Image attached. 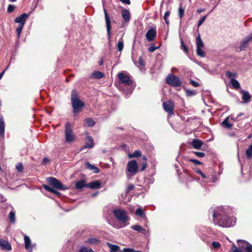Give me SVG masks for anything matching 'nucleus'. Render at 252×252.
I'll return each mask as SVG.
<instances>
[{"label":"nucleus","instance_id":"obj_62","mask_svg":"<svg viewBox=\"0 0 252 252\" xmlns=\"http://www.w3.org/2000/svg\"><path fill=\"white\" fill-rule=\"evenodd\" d=\"M205 8H201V9H198L196 11L197 13H202V12L205 11Z\"/></svg>","mask_w":252,"mask_h":252},{"label":"nucleus","instance_id":"obj_30","mask_svg":"<svg viewBox=\"0 0 252 252\" xmlns=\"http://www.w3.org/2000/svg\"><path fill=\"white\" fill-rule=\"evenodd\" d=\"M95 122L92 118H87L85 120V126L88 127H92L94 126Z\"/></svg>","mask_w":252,"mask_h":252},{"label":"nucleus","instance_id":"obj_20","mask_svg":"<svg viewBox=\"0 0 252 252\" xmlns=\"http://www.w3.org/2000/svg\"><path fill=\"white\" fill-rule=\"evenodd\" d=\"M230 116L227 117L221 123V125L223 127L227 128V129H231L232 126L233 125L229 123V119H230Z\"/></svg>","mask_w":252,"mask_h":252},{"label":"nucleus","instance_id":"obj_43","mask_svg":"<svg viewBox=\"0 0 252 252\" xmlns=\"http://www.w3.org/2000/svg\"><path fill=\"white\" fill-rule=\"evenodd\" d=\"M184 9L182 7L180 6L179 8V17L180 19H182L184 14Z\"/></svg>","mask_w":252,"mask_h":252},{"label":"nucleus","instance_id":"obj_2","mask_svg":"<svg viewBox=\"0 0 252 252\" xmlns=\"http://www.w3.org/2000/svg\"><path fill=\"white\" fill-rule=\"evenodd\" d=\"M71 101L73 113L74 114H77L82 111L85 104L79 99L77 93L74 90H72L71 92Z\"/></svg>","mask_w":252,"mask_h":252},{"label":"nucleus","instance_id":"obj_54","mask_svg":"<svg viewBox=\"0 0 252 252\" xmlns=\"http://www.w3.org/2000/svg\"><path fill=\"white\" fill-rule=\"evenodd\" d=\"M190 83L193 87H197L199 86V84L193 80H190Z\"/></svg>","mask_w":252,"mask_h":252},{"label":"nucleus","instance_id":"obj_19","mask_svg":"<svg viewBox=\"0 0 252 252\" xmlns=\"http://www.w3.org/2000/svg\"><path fill=\"white\" fill-rule=\"evenodd\" d=\"M101 183L99 181H94L87 184V188L91 189H97L100 188Z\"/></svg>","mask_w":252,"mask_h":252},{"label":"nucleus","instance_id":"obj_57","mask_svg":"<svg viewBox=\"0 0 252 252\" xmlns=\"http://www.w3.org/2000/svg\"><path fill=\"white\" fill-rule=\"evenodd\" d=\"M134 186L133 184H129L127 187V191H129L133 189Z\"/></svg>","mask_w":252,"mask_h":252},{"label":"nucleus","instance_id":"obj_7","mask_svg":"<svg viewBox=\"0 0 252 252\" xmlns=\"http://www.w3.org/2000/svg\"><path fill=\"white\" fill-rule=\"evenodd\" d=\"M47 181L52 187L57 189L64 190L66 189V188H64L63 184L55 178H48Z\"/></svg>","mask_w":252,"mask_h":252},{"label":"nucleus","instance_id":"obj_23","mask_svg":"<svg viewBox=\"0 0 252 252\" xmlns=\"http://www.w3.org/2000/svg\"><path fill=\"white\" fill-rule=\"evenodd\" d=\"M84 187L87 188V184H86L85 181L83 180H79L75 183V188L76 189H82Z\"/></svg>","mask_w":252,"mask_h":252},{"label":"nucleus","instance_id":"obj_53","mask_svg":"<svg viewBox=\"0 0 252 252\" xmlns=\"http://www.w3.org/2000/svg\"><path fill=\"white\" fill-rule=\"evenodd\" d=\"M181 48L186 52H187L188 49L184 43L183 40H181Z\"/></svg>","mask_w":252,"mask_h":252},{"label":"nucleus","instance_id":"obj_15","mask_svg":"<svg viewBox=\"0 0 252 252\" xmlns=\"http://www.w3.org/2000/svg\"><path fill=\"white\" fill-rule=\"evenodd\" d=\"M0 247L3 251H10L12 250L11 244L8 241L0 239Z\"/></svg>","mask_w":252,"mask_h":252},{"label":"nucleus","instance_id":"obj_42","mask_svg":"<svg viewBox=\"0 0 252 252\" xmlns=\"http://www.w3.org/2000/svg\"><path fill=\"white\" fill-rule=\"evenodd\" d=\"M24 25H19L18 27L17 28V29H16V33H17L18 37H19V36H20V34L21 33L22 29H23V28L24 27Z\"/></svg>","mask_w":252,"mask_h":252},{"label":"nucleus","instance_id":"obj_60","mask_svg":"<svg viewBox=\"0 0 252 252\" xmlns=\"http://www.w3.org/2000/svg\"><path fill=\"white\" fill-rule=\"evenodd\" d=\"M50 161L49 159L47 158H44L43 159L42 164H45Z\"/></svg>","mask_w":252,"mask_h":252},{"label":"nucleus","instance_id":"obj_17","mask_svg":"<svg viewBox=\"0 0 252 252\" xmlns=\"http://www.w3.org/2000/svg\"><path fill=\"white\" fill-rule=\"evenodd\" d=\"M85 243L93 246H97L100 244V241L96 237H90L87 239Z\"/></svg>","mask_w":252,"mask_h":252},{"label":"nucleus","instance_id":"obj_1","mask_svg":"<svg viewBox=\"0 0 252 252\" xmlns=\"http://www.w3.org/2000/svg\"><path fill=\"white\" fill-rule=\"evenodd\" d=\"M211 211L213 213V221L216 225L222 227H229L235 224V220L228 216L226 209L223 207L211 208Z\"/></svg>","mask_w":252,"mask_h":252},{"label":"nucleus","instance_id":"obj_44","mask_svg":"<svg viewBox=\"0 0 252 252\" xmlns=\"http://www.w3.org/2000/svg\"><path fill=\"white\" fill-rule=\"evenodd\" d=\"M206 17L207 16H202L198 21V23H197V27L198 28H199L202 24L204 22V21L205 20L206 18Z\"/></svg>","mask_w":252,"mask_h":252},{"label":"nucleus","instance_id":"obj_33","mask_svg":"<svg viewBox=\"0 0 252 252\" xmlns=\"http://www.w3.org/2000/svg\"><path fill=\"white\" fill-rule=\"evenodd\" d=\"M230 83L234 88L238 89L240 88V84L236 79L231 78L230 80Z\"/></svg>","mask_w":252,"mask_h":252},{"label":"nucleus","instance_id":"obj_48","mask_svg":"<svg viewBox=\"0 0 252 252\" xmlns=\"http://www.w3.org/2000/svg\"><path fill=\"white\" fill-rule=\"evenodd\" d=\"M43 187L45 190L48 191L49 192H53L54 191V189L51 188L50 187L47 185H44Z\"/></svg>","mask_w":252,"mask_h":252},{"label":"nucleus","instance_id":"obj_47","mask_svg":"<svg viewBox=\"0 0 252 252\" xmlns=\"http://www.w3.org/2000/svg\"><path fill=\"white\" fill-rule=\"evenodd\" d=\"M193 154H194L197 157L199 158H203L205 156V153L203 152H193Z\"/></svg>","mask_w":252,"mask_h":252},{"label":"nucleus","instance_id":"obj_64","mask_svg":"<svg viewBox=\"0 0 252 252\" xmlns=\"http://www.w3.org/2000/svg\"><path fill=\"white\" fill-rule=\"evenodd\" d=\"M251 40H252V32L248 36Z\"/></svg>","mask_w":252,"mask_h":252},{"label":"nucleus","instance_id":"obj_8","mask_svg":"<svg viewBox=\"0 0 252 252\" xmlns=\"http://www.w3.org/2000/svg\"><path fill=\"white\" fill-rule=\"evenodd\" d=\"M104 12L105 14V20L106 22V30H107V35L108 37V44L110 45L111 43V20L110 18L107 14L106 10L105 8H104Z\"/></svg>","mask_w":252,"mask_h":252},{"label":"nucleus","instance_id":"obj_37","mask_svg":"<svg viewBox=\"0 0 252 252\" xmlns=\"http://www.w3.org/2000/svg\"><path fill=\"white\" fill-rule=\"evenodd\" d=\"M196 53L198 56L201 57H204L205 56V54L202 50V48H196Z\"/></svg>","mask_w":252,"mask_h":252},{"label":"nucleus","instance_id":"obj_31","mask_svg":"<svg viewBox=\"0 0 252 252\" xmlns=\"http://www.w3.org/2000/svg\"><path fill=\"white\" fill-rule=\"evenodd\" d=\"M196 48H202L204 46L203 42L201 40L199 33H198V36L196 38Z\"/></svg>","mask_w":252,"mask_h":252},{"label":"nucleus","instance_id":"obj_28","mask_svg":"<svg viewBox=\"0 0 252 252\" xmlns=\"http://www.w3.org/2000/svg\"><path fill=\"white\" fill-rule=\"evenodd\" d=\"M4 122L2 118L0 119V135L2 137L4 136Z\"/></svg>","mask_w":252,"mask_h":252},{"label":"nucleus","instance_id":"obj_39","mask_svg":"<svg viewBox=\"0 0 252 252\" xmlns=\"http://www.w3.org/2000/svg\"><path fill=\"white\" fill-rule=\"evenodd\" d=\"M170 12L169 11H167L165 13L163 17L164 20L167 25H169V21L168 20V17L170 15Z\"/></svg>","mask_w":252,"mask_h":252},{"label":"nucleus","instance_id":"obj_18","mask_svg":"<svg viewBox=\"0 0 252 252\" xmlns=\"http://www.w3.org/2000/svg\"><path fill=\"white\" fill-rule=\"evenodd\" d=\"M94 146V143L93 138L90 136H88L86 140L85 145L82 148V150L85 148L91 149Z\"/></svg>","mask_w":252,"mask_h":252},{"label":"nucleus","instance_id":"obj_9","mask_svg":"<svg viewBox=\"0 0 252 252\" xmlns=\"http://www.w3.org/2000/svg\"><path fill=\"white\" fill-rule=\"evenodd\" d=\"M164 110L167 112L170 116L174 115V103L170 100L163 102Z\"/></svg>","mask_w":252,"mask_h":252},{"label":"nucleus","instance_id":"obj_49","mask_svg":"<svg viewBox=\"0 0 252 252\" xmlns=\"http://www.w3.org/2000/svg\"><path fill=\"white\" fill-rule=\"evenodd\" d=\"M158 48V47H156L155 46H151L150 47H149L148 48V51L150 52H153Z\"/></svg>","mask_w":252,"mask_h":252},{"label":"nucleus","instance_id":"obj_50","mask_svg":"<svg viewBox=\"0 0 252 252\" xmlns=\"http://www.w3.org/2000/svg\"><path fill=\"white\" fill-rule=\"evenodd\" d=\"M212 246L213 248L217 249L220 247V244L219 242H213L212 243Z\"/></svg>","mask_w":252,"mask_h":252},{"label":"nucleus","instance_id":"obj_26","mask_svg":"<svg viewBox=\"0 0 252 252\" xmlns=\"http://www.w3.org/2000/svg\"><path fill=\"white\" fill-rule=\"evenodd\" d=\"M131 228L133 230L141 232L143 234H145L146 233V229L143 228L141 226L139 225H132L131 226Z\"/></svg>","mask_w":252,"mask_h":252},{"label":"nucleus","instance_id":"obj_59","mask_svg":"<svg viewBox=\"0 0 252 252\" xmlns=\"http://www.w3.org/2000/svg\"><path fill=\"white\" fill-rule=\"evenodd\" d=\"M188 95L190 96L195 94V92L193 91L188 90L187 91Z\"/></svg>","mask_w":252,"mask_h":252},{"label":"nucleus","instance_id":"obj_55","mask_svg":"<svg viewBox=\"0 0 252 252\" xmlns=\"http://www.w3.org/2000/svg\"><path fill=\"white\" fill-rule=\"evenodd\" d=\"M226 76L227 77L230 78L235 76V74L228 71L226 72Z\"/></svg>","mask_w":252,"mask_h":252},{"label":"nucleus","instance_id":"obj_45","mask_svg":"<svg viewBox=\"0 0 252 252\" xmlns=\"http://www.w3.org/2000/svg\"><path fill=\"white\" fill-rule=\"evenodd\" d=\"M16 169L17 170L18 172H21L22 171L23 169V165L21 163L19 162L16 165Z\"/></svg>","mask_w":252,"mask_h":252},{"label":"nucleus","instance_id":"obj_32","mask_svg":"<svg viewBox=\"0 0 252 252\" xmlns=\"http://www.w3.org/2000/svg\"><path fill=\"white\" fill-rule=\"evenodd\" d=\"M141 152L139 150H135L132 154H129L128 157L129 158H133L140 157Z\"/></svg>","mask_w":252,"mask_h":252},{"label":"nucleus","instance_id":"obj_51","mask_svg":"<svg viewBox=\"0 0 252 252\" xmlns=\"http://www.w3.org/2000/svg\"><path fill=\"white\" fill-rule=\"evenodd\" d=\"M196 172L197 174H200L203 178H204V179L206 178L205 175L200 169L196 170Z\"/></svg>","mask_w":252,"mask_h":252},{"label":"nucleus","instance_id":"obj_61","mask_svg":"<svg viewBox=\"0 0 252 252\" xmlns=\"http://www.w3.org/2000/svg\"><path fill=\"white\" fill-rule=\"evenodd\" d=\"M120 1L123 3L126 4H130V0H120Z\"/></svg>","mask_w":252,"mask_h":252},{"label":"nucleus","instance_id":"obj_34","mask_svg":"<svg viewBox=\"0 0 252 252\" xmlns=\"http://www.w3.org/2000/svg\"><path fill=\"white\" fill-rule=\"evenodd\" d=\"M107 245L108 247L110 248L111 252H118L119 247L117 245H114L110 243H107Z\"/></svg>","mask_w":252,"mask_h":252},{"label":"nucleus","instance_id":"obj_5","mask_svg":"<svg viewBox=\"0 0 252 252\" xmlns=\"http://www.w3.org/2000/svg\"><path fill=\"white\" fill-rule=\"evenodd\" d=\"M138 169V166L137 162L135 160L129 161L127 163V168L126 171L128 172L126 174L127 178H130L131 176L135 175Z\"/></svg>","mask_w":252,"mask_h":252},{"label":"nucleus","instance_id":"obj_13","mask_svg":"<svg viewBox=\"0 0 252 252\" xmlns=\"http://www.w3.org/2000/svg\"><path fill=\"white\" fill-rule=\"evenodd\" d=\"M24 242L25 248L29 250V252H32L33 248L35 246L34 244H32L30 237L27 235L24 236Z\"/></svg>","mask_w":252,"mask_h":252},{"label":"nucleus","instance_id":"obj_38","mask_svg":"<svg viewBox=\"0 0 252 252\" xmlns=\"http://www.w3.org/2000/svg\"><path fill=\"white\" fill-rule=\"evenodd\" d=\"M135 214L136 215L140 216L142 218L145 217V215L141 208H139L136 209L135 211Z\"/></svg>","mask_w":252,"mask_h":252},{"label":"nucleus","instance_id":"obj_16","mask_svg":"<svg viewBox=\"0 0 252 252\" xmlns=\"http://www.w3.org/2000/svg\"><path fill=\"white\" fill-rule=\"evenodd\" d=\"M251 40L248 36L243 39L241 42L240 45L239 46L238 50H237V51L239 52L245 51L246 48L248 46V42Z\"/></svg>","mask_w":252,"mask_h":252},{"label":"nucleus","instance_id":"obj_22","mask_svg":"<svg viewBox=\"0 0 252 252\" xmlns=\"http://www.w3.org/2000/svg\"><path fill=\"white\" fill-rule=\"evenodd\" d=\"M86 166L89 170L93 171L94 173H98L99 172V169L94 165H92L89 162L85 163Z\"/></svg>","mask_w":252,"mask_h":252},{"label":"nucleus","instance_id":"obj_41","mask_svg":"<svg viewBox=\"0 0 252 252\" xmlns=\"http://www.w3.org/2000/svg\"><path fill=\"white\" fill-rule=\"evenodd\" d=\"M229 252H244L241 249L237 248L235 245H233Z\"/></svg>","mask_w":252,"mask_h":252},{"label":"nucleus","instance_id":"obj_25","mask_svg":"<svg viewBox=\"0 0 252 252\" xmlns=\"http://www.w3.org/2000/svg\"><path fill=\"white\" fill-rule=\"evenodd\" d=\"M241 93L242 94V98L243 100V101L246 103L248 102L251 98V95L248 92L245 91L244 90H242Z\"/></svg>","mask_w":252,"mask_h":252},{"label":"nucleus","instance_id":"obj_46","mask_svg":"<svg viewBox=\"0 0 252 252\" xmlns=\"http://www.w3.org/2000/svg\"><path fill=\"white\" fill-rule=\"evenodd\" d=\"M15 8V6L13 4H9L8 6L7 11L8 13L12 12Z\"/></svg>","mask_w":252,"mask_h":252},{"label":"nucleus","instance_id":"obj_3","mask_svg":"<svg viewBox=\"0 0 252 252\" xmlns=\"http://www.w3.org/2000/svg\"><path fill=\"white\" fill-rule=\"evenodd\" d=\"M113 213L117 219L121 222L122 227H125L128 224L127 222L129 218L126 211L124 209H118L113 210Z\"/></svg>","mask_w":252,"mask_h":252},{"label":"nucleus","instance_id":"obj_56","mask_svg":"<svg viewBox=\"0 0 252 252\" xmlns=\"http://www.w3.org/2000/svg\"><path fill=\"white\" fill-rule=\"evenodd\" d=\"M138 63L141 66H144L145 65L144 62L141 57H140L138 59Z\"/></svg>","mask_w":252,"mask_h":252},{"label":"nucleus","instance_id":"obj_35","mask_svg":"<svg viewBox=\"0 0 252 252\" xmlns=\"http://www.w3.org/2000/svg\"><path fill=\"white\" fill-rule=\"evenodd\" d=\"M246 156L247 157V158L249 159L252 158V144L246 151Z\"/></svg>","mask_w":252,"mask_h":252},{"label":"nucleus","instance_id":"obj_29","mask_svg":"<svg viewBox=\"0 0 252 252\" xmlns=\"http://www.w3.org/2000/svg\"><path fill=\"white\" fill-rule=\"evenodd\" d=\"M10 221L12 224H15L16 222V215L15 212L12 210H11L8 215Z\"/></svg>","mask_w":252,"mask_h":252},{"label":"nucleus","instance_id":"obj_27","mask_svg":"<svg viewBox=\"0 0 252 252\" xmlns=\"http://www.w3.org/2000/svg\"><path fill=\"white\" fill-rule=\"evenodd\" d=\"M104 76V74L98 71H95L92 73L91 77L94 79H101Z\"/></svg>","mask_w":252,"mask_h":252},{"label":"nucleus","instance_id":"obj_12","mask_svg":"<svg viewBox=\"0 0 252 252\" xmlns=\"http://www.w3.org/2000/svg\"><path fill=\"white\" fill-rule=\"evenodd\" d=\"M237 243L240 247L245 249L246 252H252V245L248 242L245 240H238Z\"/></svg>","mask_w":252,"mask_h":252},{"label":"nucleus","instance_id":"obj_4","mask_svg":"<svg viewBox=\"0 0 252 252\" xmlns=\"http://www.w3.org/2000/svg\"><path fill=\"white\" fill-rule=\"evenodd\" d=\"M64 137L66 143L70 144L73 143L75 139V135L73 133L71 125L67 123L65 126Z\"/></svg>","mask_w":252,"mask_h":252},{"label":"nucleus","instance_id":"obj_40","mask_svg":"<svg viewBox=\"0 0 252 252\" xmlns=\"http://www.w3.org/2000/svg\"><path fill=\"white\" fill-rule=\"evenodd\" d=\"M79 252H94L92 249H88L85 247H82L80 249Z\"/></svg>","mask_w":252,"mask_h":252},{"label":"nucleus","instance_id":"obj_6","mask_svg":"<svg viewBox=\"0 0 252 252\" xmlns=\"http://www.w3.org/2000/svg\"><path fill=\"white\" fill-rule=\"evenodd\" d=\"M166 81L167 84L175 87H180L182 84L179 78L173 74L168 75L166 78Z\"/></svg>","mask_w":252,"mask_h":252},{"label":"nucleus","instance_id":"obj_58","mask_svg":"<svg viewBox=\"0 0 252 252\" xmlns=\"http://www.w3.org/2000/svg\"><path fill=\"white\" fill-rule=\"evenodd\" d=\"M146 166H147V161H143V162L142 163V167L141 168V170L142 171H144L146 169Z\"/></svg>","mask_w":252,"mask_h":252},{"label":"nucleus","instance_id":"obj_24","mask_svg":"<svg viewBox=\"0 0 252 252\" xmlns=\"http://www.w3.org/2000/svg\"><path fill=\"white\" fill-rule=\"evenodd\" d=\"M122 16L126 22H128L129 21L130 13L128 10L125 9L122 10Z\"/></svg>","mask_w":252,"mask_h":252},{"label":"nucleus","instance_id":"obj_52","mask_svg":"<svg viewBox=\"0 0 252 252\" xmlns=\"http://www.w3.org/2000/svg\"><path fill=\"white\" fill-rule=\"evenodd\" d=\"M189 161L195 163V164H201V162L200 161H199L197 159H190L189 160Z\"/></svg>","mask_w":252,"mask_h":252},{"label":"nucleus","instance_id":"obj_10","mask_svg":"<svg viewBox=\"0 0 252 252\" xmlns=\"http://www.w3.org/2000/svg\"><path fill=\"white\" fill-rule=\"evenodd\" d=\"M119 82L121 84H124L126 85H130L132 81L129 76L126 75L124 73L120 72L118 74Z\"/></svg>","mask_w":252,"mask_h":252},{"label":"nucleus","instance_id":"obj_21","mask_svg":"<svg viewBox=\"0 0 252 252\" xmlns=\"http://www.w3.org/2000/svg\"><path fill=\"white\" fill-rule=\"evenodd\" d=\"M203 142L198 139H194L191 142L192 147L195 149H199L203 145Z\"/></svg>","mask_w":252,"mask_h":252},{"label":"nucleus","instance_id":"obj_11","mask_svg":"<svg viewBox=\"0 0 252 252\" xmlns=\"http://www.w3.org/2000/svg\"><path fill=\"white\" fill-rule=\"evenodd\" d=\"M146 37L149 42L153 41L157 36V30L156 28L149 29L146 33Z\"/></svg>","mask_w":252,"mask_h":252},{"label":"nucleus","instance_id":"obj_14","mask_svg":"<svg viewBox=\"0 0 252 252\" xmlns=\"http://www.w3.org/2000/svg\"><path fill=\"white\" fill-rule=\"evenodd\" d=\"M29 17V15L26 13H23L15 19L14 22L19 23V25H24L25 22Z\"/></svg>","mask_w":252,"mask_h":252},{"label":"nucleus","instance_id":"obj_36","mask_svg":"<svg viewBox=\"0 0 252 252\" xmlns=\"http://www.w3.org/2000/svg\"><path fill=\"white\" fill-rule=\"evenodd\" d=\"M118 50L120 52L122 51L124 48V42L123 39L121 38L119 40L117 45Z\"/></svg>","mask_w":252,"mask_h":252},{"label":"nucleus","instance_id":"obj_63","mask_svg":"<svg viewBox=\"0 0 252 252\" xmlns=\"http://www.w3.org/2000/svg\"><path fill=\"white\" fill-rule=\"evenodd\" d=\"M52 193H53L55 194H58V195L60 194V192L55 189H54V191H53V192H52Z\"/></svg>","mask_w":252,"mask_h":252}]
</instances>
